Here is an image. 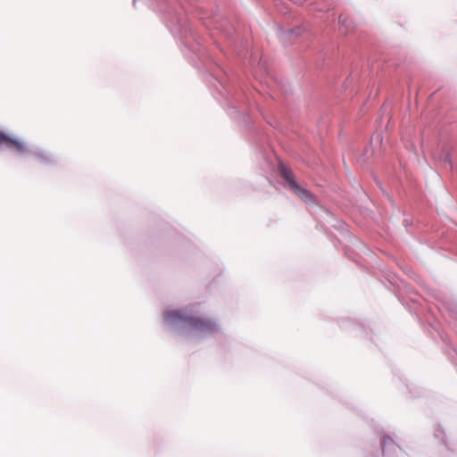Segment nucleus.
I'll return each mask as SVG.
<instances>
[{"label":"nucleus","mask_w":457,"mask_h":457,"mask_svg":"<svg viewBox=\"0 0 457 457\" xmlns=\"http://www.w3.org/2000/svg\"><path fill=\"white\" fill-rule=\"evenodd\" d=\"M164 320L170 324L182 322L190 330L201 333L213 332L216 329V324L212 320L189 316L180 310L166 312Z\"/></svg>","instance_id":"f257e3e1"},{"label":"nucleus","mask_w":457,"mask_h":457,"mask_svg":"<svg viewBox=\"0 0 457 457\" xmlns=\"http://www.w3.org/2000/svg\"><path fill=\"white\" fill-rule=\"evenodd\" d=\"M0 145H4L9 150L15 151L19 154H25L28 152V147L24 142L11 137L3 131H0Z\"/></svg>","instance_id":"f03ea898"},{"label":"nucleus","mask_w":457,"mask_h":457,"mask_svg":"<svg viewBox=\"0 0 457 457\" xmlns=\"http://www.w3.org/2000/svg\"><path fill=\"white\" fill-rule=\"evenodd\" d=\"M278 170L280 175L287 181L291 189L295 187V185H297V182L295 179V175L290 168L287 167L283 163H280L278 166Z\"/></svg>","instance_id":"7ed1b4c3"},{"label":"nucleus","mask_w":457,"mask_h":457,"mask_svg":"<svg viewBox=\"0 0 457 457\" xmlns=\"http://www.w3.org/2000/svg\"><path fill=\"white\" fill-rule=\"evenodd\" d=\"M292 190L305 203L312 204L315 202V197L312 193L300 187L298 184L295 185V187H293Z\"/></svg>","instance_id":"20e7f679"}]
</instances>
